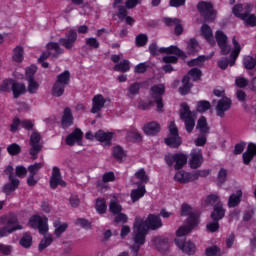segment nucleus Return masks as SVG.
Returning a JSON list of instances; mask_svg holds the SVG:
<instances>
[{"mask_svg":"<svg viewBox=\"0 0 256 256\" xmlns=\"http://www.w3.org/2000/svg\"><path fill=\"white\" fill-rule=\"evenodd\" d=\"M59 185L60 187H65L67 183L61 178V170H59V167L54 166L50 178V187L51 189H55L59 187Z\"/></svg>","mask_w":256,"mask_h":256,"instance_id":"aec40b11","label":"nucleus"},{"mask_svg":"<svg viewBox=\"0 0 256 256\" xmlns=\"http://www.w3.org/2000/svg\"><path fill=\"white\" fill-rule=\"evenodd\" d=\"M149 42V37L147 34H139L135 38V43L137 47H145L147 43Z\"/></svg>","mask_w":256,"mask_h":256,"instance_id":"603ef678","label":"nucleus"},{"mask_svg":"<svg viewBox=\"0 0 256 256\" xmlns=\"http://www.w3.org/2000/svg\"><path fill=\"white\" fill-rule=\"evenodd\" d=\"M211 109V103L207 100H202L197 103V111L199 113H205V111H209Z\"/></svg>","mask_w":256,"mask_h":256,"instance_id":"5fc2aeb1","label":"nucleus"},{"mask_svg":"<svg viewBox=\"0 0 256 256\" xmlns=\"http://www.w3.org/2000/svg\"><path fill=\"white\" fill-rule=\"evenodd\" d=\"M189 165L191 169H199L203 165V152L199 148H195L190 153Z\"/></svg>","mask_w":256,"mask_h":256,"instance_id":"6ab92c4d","label":"nucleus"},{"mask_svg":"<svg viewBox=\"0 0 256 256\" xmlns=\"http://www.w3.org/2000/svg\"><path fill=\"white\" fill-rule=\"evenodd\" d=\"M43 167H44L43 162H38L28 166V172L30 175L35 177V175H37V173H39V170L43 169Z\"/></svg>","mask_w":256,"mask_h":256,"instance_id":"864d4df0","label":"nucleus"},{"mask_svg":"<svg viewBox=\"0 0 256 256\" xmlns=\"http://www.w3.org/2000/svg\"><path fill=\"white\" fill-rule=\"evenodd\" d=\"M188 75L191 76L193 81H199V79H201V75H203V73L199 70V68H192L188 72Z\"/></svg>","mask_w":256,"mask_h":256,"instance_id":"338daca9","label":"nucleus"},{"mask_svg":"<svg viewBox=\"0 0 256 256\" xmlns=\"http://www.w3.org/2000/svg\"><path fill=\"white\" fill-rule=\"evenodd\" d=\"M145 193H147V190H145V186L132 190L130 194L132 203H137L139 199L145 196Z\"/></svg>","mask_w":256,"mask_h":256,"instance_id":"58836bf2","label":"nucleus"},{"mask_svg":"<svg viewBox=\"0 0 256 256\" xmlns=\"http://www.w3.org/2000/svg\"><path fill=\"white\" fill-rule=\"evenodd\" d=\"M82 139L83 132L81 131V129L76 128L71 134L66 137V145H69L70 147H73L75 143H77V145H83V143L81 142Z\"/></svg>","mask_w":256,"mask_h":256,"instance_id":"412c9836","label":"nucleus"},{"mask_svg":"<svg viewBox=\"0 0 256 256\" xmlns=\"http://www.w3.org/2000/svg\"><path fill=\"white\" fill-rule=\"evenodd\" d=\"M231 105H233V102L229 98H221L215 107L217 117H221V119H223V117H225V113L231 109Z\"/></svg>","mask_w":256,"mask_h":256,"instance_id":"f3484780","label":"nucleus"},{"mask_svg":"<svg viewBox=\"0 0 256 256\" xmlns=\"http://www.w3.org/2000/svg\"><path fill=\"white\" fill-rule=\"evenodd\" d=\"M0 222L4 225V227L0 228V237H7V235H11L14 231H21L23 229V225L19 224V219L15 215L2 217Z\"/></svg>","mask_w":256,"mask_h":256,"instance_id":"7ed1b4c3","label":"nucleus"},{"mask_svg":"<svg viewBox=\"0 0 256 256\" xmlns=\"http://www.w3.org/2000/svg\"><path fill=\"white\" fill-rule=\"evenodd\" d=\"M183 86L179 88V91L182 95H187L191 91V83H189V76H184L182 79Z\"/></svg>","mask_w":256,"mask_h":256,"instance_id":"49530a36","label":"nucleus"},{"mask_svg":"<svg viewBox=\"0 0 256 256\" xmlns=\"http://www.w3.org/2000/svg\"><path fill=\"white\" fill-rule=\"evenodd\" d=\"M125 0H114L113 2V9L118 11L119 19H125L127 17V9H135L141 3V0H126L125 5L123 2Z\"/></svg>","mask_w":256,"mask_h":256,"instance_id":"39448f33","label":"nucleus"},{"mask_svg":"<svg viewBox=\"0 0 256 256\" xmlns=\"http://www.w3.org/2000/svg\"><path fill=\"white\" fill-rule=\"evenodd\" d=\"M131 70V62L129 60H123L122 62L114 66V71H121V73H127Z\"/></svg>","mask_w":256,"mask_h":256,"instance_id":"79ce46f5","label":"nucleus"},{"mask_svg":"<svg viewBox=\"0 0 256 256\" xmlns=\"http://www.w3.org/2000/svg\"><path fill=\"white\" fill-rule=\"evenodd\" d=\"M110 212L113 213V215H117L123 211V208L121 207V204L117 201V199H113L110 201L109 206Z\"/></svg>","mask_w":256,"mask_h":256,"instance_id":"8fccbe9b","label":"nucleus"},{"mask_svg":"<svg viewBox=\"0 0 256 256\" xmlns=\"http://www.w3.org/2000/svg\"><path fill=\"white\" fill-rule=\"evenodd\" d=\"M64 50L59 46V43L57 42H50L47 44V51L43 52L42 55L39 57L38 61L43 62L46 61V59H49V57H53L54 59H57L59 55H63Z\"/></svg>","mask_w":256,"mask_h":256,"instance_id":"9d476101","label":"nucleus"},{"mask_svg":"<svg viewBox=\"0 0 256 256\" xmlns=\"http://www.w3.org/2000/svg\"><path fill=\"white\" fill-rule=\"evenodd\" d=\"M206 60H207V57L199 56L196 59L188 61V66L195 67V65H197L198 67H201V65H203V63H205Z\"/></svg>","mask_w":256,"mask_h":256,"instance_id":"bf43d9fd","label":"nucleus"},{"mask_svg":"<svg viewBox=\"0 0 256 256\" xmlns=\"http://www.w3.org/2000/svg\"><path fill=\"white\" fill-rule=\"evenodd\" d=\"M141 89V83L139 82H135L130 84V87L127 88V97H129V99H134L135 95H139V91Z\"/></svg>","mask_w":256,"mask_h":256,"instance_id":"a19ab883","label":"nucleus"},{"mask_svg":"<svg viewBox=\"0 0 256 256\" xmlns=\"http://www.w3.org/2000/svg\"><path fill=\"white\" fill-rule=\"evenodd\" d=\"M196 129H198L202 135L209 133V125L207 124V118H205V116L199 118Z\"/></svg>","mask_w":256,"mask_h":256,"instance_id":"ea45409f","label":"nucleus"},{"mask_svg":"<svg viewBox=\"0 0 256 256\" xmlns=\"http://www.w3.org/2000/svg\"><path fill=\"white\" fill-rule=\"evenodd\" d=\"M113 181H115V173L113 172L104 173L102 177V182L101 181L97 182V189L99 191H103V189H107V187L103 185V183H111Z\"/></svg>","mask_w":256,"mask_h":256,"instance_id":"7c9ffc66","label":"nucleus"},{"mask_svg":"<svg viewBox=\"0 0 256 256\" xmlns=\"http://www.w3.org/2000/svg\"><path fill=\"white\" fill-rule=\"evenodd\" d=\"M9 155H19L21 153V146L16 143H13L7 147Z\"/></svg>","mask_w":256,"mask_h":256,"instance_id":"69168bd1","label":"nucleus"},{"mask_svg":"<svg viewBox=\"0 0 256 256\" xmlns=\"http://www.w3.org/2000/svg\"><path fill=\"white\" fill-rule=\"evenodd\" d=\"M225 217V209H223V203L218 202L214 206V211L211 214L213 221H221Z\"/></svg>","mask_w":256,"mask_h":256,"instance_id":"c85d7f7f","label":"nucleus"},{"mask_svg":"<svg viewBox=\"0 0 256 256\" xmlns=\"http://www.w3.org/2000/svg\"><path fill=\"white\" fill-rule=\"evenodd\" d=\"M47 221V217L32 216L29 220V225L32 229H38L41 235H45L49 231Z\"/></svg>","mask_w":256,"mask_h":256,"instance_id":"ddd939ff","label":"nucleus"},{"mask_svg":"<svg viewBox=\"0 0 256 256\" xmlns=\"http://www.w3.org/2000/svg\"><path fill=\"white\" fill-rule=\"evenodd\" d=\"M77 41V31L71 29L65 34V38L59 39V44L65 49H73L75 42Z\"/></svg>","mask_w":256,"mask_h":256,"instance_id":"a211bd4d","label":"nucleus"},{"mask_svg":"<svg viewBox=\"0 0 256 256\" xmlns=\"http://www.w3.org/2000/svg\"><path fill=\"white\" fill-rule=\"evenodd\" d=\"M143 131L146 135H155L161 131V126L157 122H150L144 125Z\"/></svg>","mask_w":256,"mask_h":256,"instance_id":"2f4dec72","label":"nucleus"},{"mask_svg":"<svg viewBox=\"0 0 256 256\" xmlns=\"http://www.w3.org/2000/svg\"><path fill=\"white\" fill-rule=\"evenodd\" d=\"M243 197V192L241 190H238L236 193L230 195L228 199V207L233 208L237 207L239 203H241V198Z\"/></svg>","mask_w":256,"mask_h":256,"instance_id":"f704fd0d","label":"nucleus"},{"mask_svg":"<svg viewBox=\"0 0 256 256\" xmlns=\"http://www.w3.org/2000/svg\"><path fill=\"white\" fill-rule=\"evenodd\" d=\"M218 47L221 50V55H229L231 53V46L227 43V35L223 31L218 30L215 34Z\"/></svg>","mask_w":256,"mask_h":256,"instance_id":"dca6fc26","label":"nucleus"},{"mask_svg":"<svg viewBox=\"0 0 256 256\" xmlns=\"http://www.w3.org/2000/svg\"><path fill=\"white\" fill-rule=\"evenodd\" d=\"M165 94V85L158 84L151 87L150 95L151 99L157 105V111L161 113L163 111V95Z\"/></svg>","mask_w":256,"mask_h":256,"instance_id":"6e6552de","label":"nucleus"},{"mask_svg":"<svg viewBox=\"0 0 256 256\" xmlns=\"http://www.w3.org/2000/svg\"><path fill=\"white\" fill-rule=\"evenodd\" d=\"M126 139L128 141H132L133 143H139L142 141L143 136H141V134L137 131H130L127 133Z\"/></svg>","mask_w":256,"mask_h":256,"instance_id":"09e8293b","label":"nucleus"},{"mask_svg":"<svg viewBox=\"0 0 256 256\" xmlns=\"http://www.w3.org/2000/svg\"><path fill=\"white\" fill-rule=\"evenodd\" d=\"M232 13L235 15V17H238L239 19H242L244 14L243 5L242 4H236L232 8Z\"/></svg>","mask_w":256,"mask_h":256,"instance_id":"052dcab7","label":"nucleus"},{"mask_svg":"<svg viewBox=\"0 0 256 256\" xmlns=\"http://www.w3.org/2000/svg\"><path fill=\"white\" fill-rule=\"evenodd\" d=\"M39 91V82L34 80H28V92L31 94H35Z\"/></svg>","mask_w":256,"mask_h":256,"instance_id":"680f3d73","label":"nucleus"},{"mask_svg":"<svg viewBox=\"0 0 256 256\" xmlns=\"http://www.w3.org/2000/svg\"><path fill=\"white\" fill-rule=\"evenodd\" d=\"M105 103H107V100L103 95L97 94L92 99V109L91 113H99L103 107H105Z\"/></svg>","mask_w":256,"mask_h":256,"instance_id":"4be33fe9","label":"nucleus"},{"mask_svg":"<svg viewBox=\"0 0 256 256\" xmlns=\"http://www.w3.org/2000/svg\"><path fill=\"white\" fill-rule=\"evenodd\" d=\"M96 211L100 213V215H103V213L107 211V204L104 199H98L96 201Z\"/></svg>","mask_w":256,"mask_h":256,"instance_id":"13d9d810","label":"nucleus"},{"mask_svg":"<svg viewBox=\"0 0 256 256\" xmlns=\"http://www.w3.org/2000/svg\"><path fill=\"white\" fill-rule=\"evenodd\" d=\"M134 177L140 181V183H149V176L145 172L144 168L139 169L135 174Z\"/></svg>","mask_w":256,"mask_h":256,"instance_id":"3c124183","label":"nucleus"},{"mask_svg":"<svg viewBox=\"0 0 256 256\" xmlns=\"http://www.w3.org/2000/svg\"><path fill=\"white\" fill-rule=\"evenodd\" d=\"M164 159L169 167L173 166V163H175L174 169L176 170L183 169V167L187 165V155L183 153L168 154Z\"/></svg>","mask_w":256,"mask_h":256,"instance_id":"1a4fd4ad","label":"nucleus"},{"mask_svg":"<svg viewBox=\"0 0 256 256\" xmlns=\"http://www.w3.org/2000/svg\"><path fill=\"white\" fill-rule=\"evenodd\" d=\"M255 155H256V145L253 143H250L248 145L247 151L244 152L242 156L244 165H249V163H251Z\"/></svg>","mask_w":256,"mask_h":256,"instance_id":"a878e982","label":"nucleus"},{"mask_svg":"<svg viewBox=\"0 0 256 256\" xmlns=\"http://www.w3.org/2000/svg\"><path fill=\"white\" fill-rule=\"evenodd\" d=\"M73 125V113L71 108H65L62 116V127H71Z\"/></svg>","mask_w":256,"mask_h":256,"instance_id":"72a5a7b5","label":"nucleus"},{"mask_svg":"<svg viewBox=\"0 0 256 256\" xmlns=\"http://www.w3.org/2000/svg\"><path fill=\"white\" fill-rule=\"evenodd\" d=\"M35 73H37V66H30L26 69V80H35Z\"/></svg>","mask_w":256,"mask_h":256,"instance_id":"0e129e2a","label":"nucleus"},{"mask_svg":"<svg viewBox=\"0 0 256 256\" xmlns=\"http://www.w3.org/2000/svg\"><path fill=\"white\" fill-rule=\"evenodd\" d=\"M40 141L41 135L37 132H33L30 136V155L33 161L37 159V155H39V152L41 151V149H43V146L39 144Z\"/></svg>","mask_w":256,"mask_h":256,"instance_id":"2eb2a0df","label":"nucleus"},{"mask_svg":"<svg viewBox=\"0 0 256 256\" xmlns=\"http://www.w3.org/2000/svg\"><path fill=\"white\" fill-rule=\"evenodd\" d=\"M255 65H256V61L255 58L251 57V56H246L244 58V67L246 69H255Z\"/></svg>","mask_w":256,"mask_h":256,"instance_id":"e2e57ef3","label":"nucleus"},{"mask_svg":"<svg viewBox=\"0 0 256 256\" xmlns=\"http://www.w3.org/2000/svg\"><path fill=\"white\" fill-rule=\"evenodd\" d=\"M113 139V133L105 132L103 130H99L95 133V140L102 143V145H111V140Z\"/></svg>","mask_w":256,"mask_h":256,"instance_id":"b1692460","label":"nucleus"},{"mask_svg":"<svg viewBox=\"0 0 256 256\" xmlns=\"http://www.w3.org/2000/svg\"><path fill=\"white\" fill-rule=\"evenodd\" d=\"M164 23L168 27H173L175 26V33L177 35H181L183 33V25L181 24V20L178 18H164Z\"/></svg>","mask_w":256,"mask_h":256,"instance_id":"bb28decb","label":"nucleus"},{"mask_svg":"<svg viewBox=\"0 0 256 256\" xmlns=\"http://www.w3.org/2000/svg\"><path fill=\"white\" fill-rule=\"evenodd\" d=\"M24 53L25 51L22 46H16L13 49L12 61H15V63H23Z\"/></svg>","mask_w":256,"mask_h":256,"instance_id":"e433bc0d","label":"nucleus"},{"mask_svg":"<svg viewBox=\"0 0 256 256\" xmlns=\"http://www.w3.org/2000/svg\"><path fill=\"white\" fill-rule=\"evenodd\" d=\"M85 44L88 45V47H91L92 49H99L100 47L99 40L93 37L86 38Z\"/></svg>","mask_w":256,"mask_h":256,"instance_id":"774afa93","label":"nucleus"},{"mask_svg":"<svg viewBox=\"0 0 256 256\" xmlns=\"http://www.w3.org/2000/svg\"><path fill=\"white\" fill-rule=\"evenodd\" d=\"M180 215L182 217H187V215L189 216L187 224L180 226L176 231V235H178V237H185V235H189V233L199 225V213L189 206V204H182Z\"/></svg>","mask_w":256,"mask_h":256,"instance_id":"f03ea898","label":"nucleus"},{"mask_svg":"<svg viewBox=\"0 0 256 256\" xmlns=\"http://www.w3.org/2000/svg\"><path fill=\"white\" fill-rule=\"evenodd\" d=\"M51 243H53V237L51 235H48L46 237H44L39 244V251H43L44 249H47V247H49V245H51Z\"/></svg>","mask_w":256,"mask_h":256,"instance_id":"6e6d98bb","label":"nucleus"},{"mask_svg":"<svg viewBox=\"0 0 256 256\" xmlns=\"http://www.w3.org/2000/svg\"><path fill=\"white\" fill-rule=\"evenodd\" d=\"M154 247L160 251V253H165L169 251V240L166 238L156 237L152 239Z\"/></svg>","mask_w":256,"mask_h":256,"instance_id":"5701e85b","label":"nucleus"},{"mask_svg":"<svg viewBox=\"0 0 256 256\" xmlns=\"http://www.w3.org/2000/svg\"><path fill=\"white\" fill-rule=\"evenodd\" d=\"M201 35H203L204 39H206V41L208 43H210V45H215V38L213 37V30H211V27H209V25H207V24L202 25Z\"/></svg>","mask_w":256,"mask_h":256,"instance_id":"c756f323","label":"nucleus"},{"mask_svg":"<svg viewBox=\"0 0 256 256\" xmlns=\"http://www.w3.org/2000/svg\"><path fill=\"white\" fill-rule=\"evenodd\" d=\"M112 155L115 159H117V161H122L123 157H125V152L120 146H115L113 148Z\"/></svg>","mask_w":256,"mask_h":256,"instance_id":"4d7b16f0","label":"nucleus"},{"mask_svg":"<svg viewBox=\"0 0 256 256\" xmlns=\"http://www.w3.org/2000/svg\"><path fill=\"white\" fill-rule=\"evenodd\" d=\"M12 91H13L14 99H17L21 97V95L25 94V91H27V88L25 84L16 82L14 80L12 84Z\"/></svg>","mask_w":256,"mask_h":256,"instance_id":"473e14b6","label":"nucleus"},{"mask_svg":"<svg viewBox=\"0 0 256 256\" xmlns=\"http://www.w3.org/2000/svg\"><path fill=\"white\" fill-rule=\"evenodd\" d=\"M163 222L159 216L149 214L147 219L136 216L133 224L132 239L140 245H145V239L149 230L161 229Z\"/></svg>","mask_w":256,"mask_h":256,"instance_id":"f257e3e1","label":"nucleus"},{"mask_svg":"<svg viewBox=\"0 0 256 256\" xmlns=\"http://www.w3.org/2000/svg\"><path fill=\"white\" fill-rule=\"evenodd\" d=\"M165 143L168 147L172 149H177L181 146V137L179 136V129L174 122H171L169 125V135L165 138Z\"/></svg>","mask_w":256,"mask_h":256,"instance_id":"0eeeda50","label":"nucleus"},{"mask_svg":"<svg viewBox=\"0 0 256 256\" xmlns=\"http://www.w3.org/2000/svg\"><path fill=\"white\" fill-rule=\"evenodd\" d=\"M199 51V42L195 39H190L187 46L188 55H195Z\"/></svg>","mask_w":256,"mask_h":256,"instance_id":"a18cd8bd","label":"nucleus"},{"mask_svg":"<svg viewBox=\"0 0 256 256\" xmlns=\"http://www.w3.org/2000/svg\"><path fill=\"white\" fill-rule=\"evenodd\" d=\"M232 43L234 45V50L230 54V60L227 58H223L222 60L218 61V67L220 69H227V67H233L235 65V61H237V58L239 57V53H241V46L239 45V42L233 38Z\"/></svg>","mask_w":256,"mask_h":256,"instance_id":"423d86ee","label":"nucleus"},{"mask_svg":"<svg viewBox=\"0 0 256 256\" xmlns=\"http://www.w3.org/2000/svg\"><path fill=\"white\" fill-rule=\"evenodd\" d=\"M20 245L25 249H29V247L33 245V237H31V234L24 233L22 238L20 239Z\"/></svg>","mask_w":256,"mask_h":256,"instance_id":"c03bdc74","label":"nucleus"},{"mask_svg":"<svg viewBox=\"0 0 256 256\" xmlns=\"http://www.w3.org/2000/svg\"><path fill=\"white\" fill-rule=\"evenodd\" d=\"M55 82L60 83V85H64L67 87V85H69V83H71V72H69L68 70H65L64 72L60 73L56 77Z\"/></svg>","mask_w":256,"mask_h":256,"instance_id":"c9c22d12","label":"nucleus"},{"mask_svg":"<svg viewBox=\"0 0 256 256\" xmlns=\"http://www.w3.org/2000/svg\"><path fill=\"white\" fill-rule=\"evenodd\" d=\"M149 51L153 57H157V55H161L163 53H167L168 55H183V51L175 46L159 48L155 42L149 45Z\"/></svg>","mask_w":256,"mask_h":256,"instance_id":"9b49d317","label":"nucleus"},{"mask_svg":"<svg viewBox=\"0 0 256 256\" xmlns=\"http://www.w3.org/2000/svg\"><path fill=\"white\" fill-rule=\"evenodd\" d=\"M174 179L178 183H191V181H193V172L189 173V172H185L183 170L178 171L175 174Z\"/></svg>","mask_w":256,"mask_h":256,"instance_id":"cd10ccee","label":"nucleus"},{"mask_svg":"<svg viewBox=\"0 0 256 256\" xmlns=\"http://www.w3.org/2000/svg\"><path fill=\"white\" fill-rule=\"evenodd\" d=\"M177 238H175V243L177 247L183 252L186 253V255H193L195 251H197V247L195 246V243L191 242V240H185L177 235Z\"/></svg>","mask_w":256,"mask_h":256,"instance_id":"4468645a","label":"nucleus"},{"mask_svg":"<svg viewBox=\"0 0 256 256\" xmlns=\"http://www.w3.org/2000/svg\"><path fill=\"white\" fill-rule=\"evenodd\" d=\"M180 119L184 121L187 133H193V129H195V121H197V112L191 111L188 103L181 104Z\"/></svg>","mask_w":256,"mask_h":256,"instance_id":"20e7f679","label":"nucleus"},{"mask_svg":"<svg viewBox=\"0 0 256 256\" xmlns=\"http://www.w3.org/2000/svg\"><path fill=\"white\" fill-rule=\"evenodd\" d=\"M9 181L10 183L5 184L3 187V193L6 195H11V193H13V191L19 187V179L15 178V176L10 175Z\"/></svg>","mask_w":256,"mask_h":256,"instance_id":"393cba45","label":"nucleus"},{"mask_svg":"<svg viewBox=\"0 0 256 256\" xmlns=\"http://www.w3.org/2000/svg\"><path fill=\"white\" fill-rule=\"evenodd\" d=\"M54 225V235L56 237H61V235H63V233H65V231H67V227H69V225L67 223H62L59 220L54 221L53 223Z\"/></svg>","mask_w":256,"mask_h":256,"instance_id":"4c0bfd02","label":"nucleus"},{"mask_svg":"<svg viewBox=\"0 0 256 256\" xmlns=\"http://www.w3.org/2000/svg\"><path fill=\"white\" fill-rule=\"evenodd\" d=\"M65 87L67 86L60 84L58 82H54L52 86V95L54 97H61L63 93H65Z\"/></svg>","mask_w":256,"mask_h":256,"instance_id":"37998d69","label":"nucleus"},{"mask_svg":"<svg viewBox=\"0 0 256 256\" xmlns=\"http://www.w3.org/2000/svg\"><path fill=\"white\" fill-rule=\"evenodd\" d=\"M246 25L249 27H255L256 26V16L255 14H245L240 18Z\"/></svg>","mask_w":256,"mask_h":256,"instance_id":"de8ad7c7","label":"nucleus"},{"mask_svg":"<svg viewBox=\"0 0 256 256\" xmlns=\"http://www.w3.org/2000/svg\"><path fill=\"white\" fill-rule=\"evenodd\" d=\"M198 11L205 21H215V17H217V12L213 10V4L209 2H199Z\"/></svg>","mask_w":256,"mask_h":256,"instance_id":"f8f14e48","label":"nucleus"}]
</instances>
